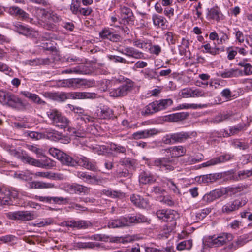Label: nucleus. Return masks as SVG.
Wrapping results in <instances>:
<instances>
[{
  "label": "nucleus",
  "mask_w": 252,
  "mask_h": 252,
  "mask_svg": "<svg viewBox=\"0 0 252 252\" xmlns=\"http://www.w3.org/2000/svg\"><path fill=\"white\" fill-rule=\"evenodd\" d=\"M77 176L78 178L89 183L95 184L98 182V180L95 176H92L86 172H78Z\"/></svg>",
  "instance_id": "c756f323"
},
{
  "label": "nucleus",
  "mask_w": 252,
  "mask_h": 252,
  "mask_svg": "<svg viewBox=\"0 0 252 252\" xmlns=\"http://www.w3.org/2000/svg\"><path fill=\"white\" fill-rule=\"evenodd\" d=\"M168 158H157L155 161L156 166H160L161 168H165L166 169L172 170L173 167L171 165V162L168 160Z\"/></svg>",
  "instance_id": "72a5a7b5"
},
{
  "label": "nucleus",
  "mask_w": 252,
  "mask_h": 252,
  "mask_svg": "<svg viewBox=\"0 0 252 252\" xmlns=\"http://www.w3.org/2000/svg\"><path fill=\"white\" fill-rule=\"evenodd\" d=\"M237 48L234 46H230L226 49V53L227 54V58L229 60H232L237 54Z\"/></svg>",
  "instance_id": "de8ad7c7"
},
{
  "label": "nucleus",
  "mask_w": 252,
  "mask_h": 252,
  "mask_svg": "<svg viewBox=\"0 0 252 252\" xmlns=\"http://www.w3.org/2000/svg\"><path fill=\"white\" fill-rule=\"evenodd\" d=\"M150 53L158 55L161 51V48L158 45H153L149 49Z\"/></svg>",
  "instance_id": "bf43d9fd"
},
{
  "label": "nucleus",
  "mask_w": 252,
  "mask_h": 252,
  "mask_svg": "<svg viewBox=\"0 0 252 252\" xmlns=\"http://www.w3.org/2000/svg\"><path fill=\"white\" fill-rule=\"evenodd\" d=\"M133 84L131 82L126 81L118 88L112 89L110 92V95L113 97L124 96L131 90Z\"/></svg>",
  "instance_id": "4468645a"
},
{
  "label": "nucleus",
  "mask_w": 252,
  "mask_h": 252,
  "mask_svg": "<svg viewBox=\"0 0 252 252\" xmlns=\"http://www.w3.org/2000/svg\"><path fill=\"white\" fill-rule=\"evenodd\" d=\"M97 115L102 119L110 118L113 116V112L111 109L106 106H103L97 109Z\"/></svg>",
  "instance_id": "bb28decb"
},
{
  "label": "nucleus",
  "mask_w": 252,
  "mask_h": 252,
  "mask_svg": "<svg viewBox=\"0 0 252 252\" xmlns=\"http://www.w3.org/2000/svg\"><path fill=\"white\" fill-rule=\"evenodd\" d=\"M243 75L242 71L238 68H231L225 69L223 71H219L217 73L218 76L223 78L238 77Z\"/></svg>",
  "instance_id": "412c9836"
},
{
  "label": "nucleus",
  "mask_w": 252,
  "mask_h": 252,
  "mask_svg": "<svg viewBox=\"0 0 252 252\" xmlns=\"http://www.w3.org/2000/svg\"><path fill=\"white\" fill-rule=\"evenodd\" d=\"M235 31L236 41H238L240 44L243 43L245 40V36L243 33L239 30H236V29H235Z\"/></svg>",
  "instance_id": "13d9d810"
},
{
  "label": "nucleus",
  "mask_w": 252,
  "mask_h": 252,
  "mask_svg": "<svg viewBox=\"0 0 252 252\" xmlns=\"http://www.w3.org/2000/svg\"><path fill=\"white\" fill-rule=\"evenodd\" d=\"M110 149L116 153H124L126 151L125 147L117 145L115 144H111Z\"/></svg>",
  "instance_id": "774afa93"
},
{
  "label": "nucleus",
  "mask_w": 252,
  "mask_h": 252,
  "mask_svg": "<svg viewBox=\"0 0 252 252\" xmlns=\"http://www.w3.org/2000/svg\"><path fill=\"white\" fill-rule=\"evenodd\" d=\"M245 200L235 199L224 204L221 208V212L225 214H230L238 210L246 204Z\"/></svg>",
  "instance_id": "9b49d317"
},
{
  "label": "nucleus",
  "mask_w": 252,
  "mask_h": 252,
  "mask_svg": "<svg viewBox=\"0 0 252 252\" xmlns=\"http://www.w3.org/2000/svg\"><path fill=\"white\" fill-rule=\"evenodd\" d=\"M7 217L12 220L21 221H29L34 218V214L28 211L9 212L7 214Z\"/></svg>",
  "instance_id": "ddd939ff"
},
{
  "label": "nucleus",
  "mask_w": 252,
  "mask_h": 252,
  "mask_svg": "<svg viewBox=\"0 0 252 252\" xmlns=\"http://www.w3.org/2000/svg\"><path fill=\"white\" fill-rule=\"evenodd\" d=\"M147 221V218L141 214H137L134 216H123L119 219L110 220L108 223V227L109 228L122 227L129 226L134 223H143Z\"/></svg>",
  "instance_id": "f03ea898"
},
{
  "label": "nucleus",
  "mask_w": 252,
  "mask_h": 252,
  "mask_svg": "<svg viewBox=\"0 0 252 252\" xmlns=\"http://www.w3.org/2000/svg\"><path fill=\"white\" fill-rule=\"evenodd\" d=\"M24 163L44 168H51L56 165V162L51 158L38 159L36 158H21Z\"/></svg>",
  "instance_id": "9d476101"
},
{
  "label": "nucleus",
  "mask_w": 252,
  "mask_h": 252,
  "mask_svg": "<svg viewBox=\"0 0 252 252\" xmlns=\"http://www.w3.org/2000/svg\"><path fill=\"white\" fill-rule=\"evenodd\" d=\"M244 126L242 125H238L229 128V133H228L229 135H232L238 133L239 132L242 130Z\"/></svg>",
  "instance_id": "864d4df0"
},
{
  "label": "nucleus",
  "mask_w": 252,
  "mask_h": 252,
  "mask_svg": "<svg viewBox=\"0 0 252 252\" xmlns=\"http://www.w3.org/2000/svg\"><path fill=\"white\" fill-rule=\"evenodd\" d=\"M119 52L128 57L137 59L144 58V54L142 52L131 47H126L123 50H120Z\"/></svg>",
  "instance_id": "aec40b11"
},
{
  "label": "nucleus",
  "mask_w": 252,
  "mask_h": 252,
  "mask_svg": "<svg viewBox=\"0 0 252 252\" xmlns=\"http://www.w3.org/2000/svg\"><path fill=\"white\" fill-rule=\"evenodd\" d=\"M35 177L46 178L48 179H51L54 177V176L52 174L51 172H37L35 174Z\"/></svg>",
  "instance_id": "69168bd1"
},
{
  "label": "nucleus",
  "mask_w": 252,
  "mask_h": 252,
  "mask_svg": "<svg viewBox=\"0 0 252 252\" xmlns=\"http://www.w3.org/2000/svg\"><path fill=\"white\" fill-rule=\"evenodd\" d=\"M166 156H171V158H179L184 156L186 149L182 146H173L162 150Z\"/></svg>",
  "instance_id": "2eb2a0df"
},
{
  "label": "nucleus",
  "mask_w": 252,
  "mask_h": 252,
  "mask_svg": "<svg viewBox=\"0 0 252 252\" xmlns=\"http://www.w3.org/2000/svg\"><path fill=\"white\" fill-rule=\"evenodd\" d=\"M132 44L134 46L138 48L143 49L147 48V43L145 40L142 39H134L132 41Z\"/></svg>",
  "instance_id": "3c124183"
},
{
  "label": "nucleus",
  "mask_w": 252,
  "mask_h": 252,
  "mask_svg": "<svg viewBox=\"0 0 252 252\" xmlns=\"http://www.w3.org/2000/svg\"><path fill=\"white\" fill-rule=\"evenodd\" d=\"M121 16L122 20H125L127 22L133 21V13L132 10L128 7L123 6L120 8Z\"/></svg>",
  "instance_id": "c85d7f7f"
},
{
  "label": "nucleus",
  "mask_w": 252,
  "mask_h": 252,
  "mask_svg": "<svg viewBox=\"0 0 252 252\" xmlns=\"http://www.w3.org/2000/svg\"><path fill=\"white\" fill-rule=\"evenodd\" d=\"M93 151L97 153L99 155H105L106 153H108V150L106 149V147L104 145H96L92 148Z\"/></svg>",
  "instance_id": "a18cd8bd"
},
{
  "label": "nucleus",
  "mask_w": 252,
  "mask_h": 252,
  "mask_svg": "<svg viewBox=\"0 0 252 252\" xmlns=\"http://www.w3.org/2000/svg\"><path fill=\"white\" fill-rule=\"evenodd\" d=\"M248 238L249 237L247 235L240 236L237 239V240L230 244L228 247L230 249L235 250L245 245L249 241Z\"/></svg>",
  "instance_id": "4be33fe9"
},
{
  "label": "nucleus",
  "mask_w": 252,
  "mask_h": 252,
  "mask_svg": "<svg viewBox=\"0 0 252 252\" xmlns=\"http://www.w3.org/2000/svg\"><path fill=\"white\" fill-rule=\"evenodd\" d=\"M86 66L84 65H81L70 69H66L63 71L65 73H75L80 74H86L89 73V71L85 69Z\"/></svg>",
  "instance_id": "7c9ffc66"
},
{
  "label": "nucleus",
  "mask_w": 252,
  "mask_h": 252,
  "mask_svg": "<svg viewBox=\"0 0 252 252\" xmlns=\"http://www.w3.org/2000/svg\"><path fill=\"white\" fill-rule=\"evenodd\" d=\"M158 217L164 221L172 222V226L176 225V222L174 221L179 217V214L177 212L171 209H162L159 210L157 212Z\"/></svg>",
  "instance_id": "1a4fd4ad"
},
{
  "label": "nucleus",
  "mask_w": 252,
  "mask_h": 252,
  "mask_svg": "<svg viewBox=\"0 0 252 252\" xmlns=\"http://www.w3.org/2000/svg\"><path fill=\"white\" fill-rule=\"evenodd\" d=\"M28 135L29 136L33 139L39 140L43 138V135L42 133H38L35 131L28 132Z\"/></svg>",
  "instance_id": "338daca9"
},
{
  "label": "nucleus",
  "mask_w": 252,
  "mask_h": 252,
  "mask_svg": "<svg viewBox=\"0 0 252 252\" xmlns=\"http://www.w3.org/2000/svg\"><path fill=\"white\" fill-rule=\"evenodd\" d=\"M120 162L122 165H124L126 167L130 168L134 166L135 160L132 158H123L120 161Z\"/></svg>",
  "instance_id": "5fc2aeb1"
},
{
  "label": "nucleus",
  "mask_w": 252,
  "mask_h": 252,
  "mask_svg": "<svg viewBox=\"0 0 252 252\" xmlns=\"http://www.w3.org/2000/svg\"><path fill=\"white\" fill-rule=\"evenodd\" d=\"M61 164L64 165L76 166H81L87 169L94 171L96 166L88 160V158H57Z\"/></svg>",
  "instance_id": "423d86ee"
},
{
  "label": "nucleus",
  "mask_w": 252,
  "mask_h": 252,
  "mask_svg": "<svg viewBox=\"0 0 252 252\" xmlns=\"http://www.w3.org/2000/svg\"><path fill=\"white\" fill-rule=\"evenodd\" d=\"M222 192L219 189H216L206 194L202 198L203 201L206 203H210L215 199L220 197L222 196Z\"/></svg>",
  "instance_id": "b1692460"
},
{
  "label": "nucleus",
  "mask_w": 252,
  "mask_h": 252,
  "mask_svg": "<svg viewBox=\"0 0 252 252\" xmlns=\"http://www.w3.org/2000/svg\"><path fill=\"white\" fill-rule=\"evenodd\" d=\"M63 226H66L72 228L86 229L91 226V223L83 220L65 221L62 223Z\"/></svg>",
  "instance_id": "dca6fc26"
},
{
  "label": "nucleus",
  "mask_w": 252,
  "mask_h": 252,
  "mask_svg": "<svg viewBox=\"0 0 252 252\" xmlns=\"http://www.w3.org/2000/svg\"><path fill=\"white\" fill-rule=\"evenodd\" d=\"M206 50V53H209L213 55H216L219 53V48H212L209 43L206 44L202 46Z\"/></svg>",
  "instance_id": "09e8293b"
},
{
  "label": "nucleus",
  "mask_w": 252,
  "mask_h": 252,
  "mask_svg": "<svg viewBox=\"0 0 252 252\" xmlns=\"http://www.w3.org/2000/svg\"><path fill=\"white\" fill-rule=\"evenodd\" d=\"M43 95L46 98L60 102L64 101L67 99H93L96 97L94 93L88 92H45Z\"/></svg>",
  "instance_id": "f257e3e1"
},
{
  "label": "nucleus",
  "mask_w": 252,
  "mask_h": 252,
  "mask_svg": "<svg viewBox=\"0 0 252 252\" xmlns=\"http://www.w3.org/2000/svg\"><path fill=\"white\" fill-rule=\"evenodd\" d=\"M189 40L185 38H183L181 44L179 46V50L180 55H183L185 54L187 49L189 47Z\"/></svg>",
  "instance_id": "79ce46f5"
},
{
  "label": "nucleus",
  "mask_w": 252,
  "mask_h": 252,
  "mask_svg": "<svg viewBox=\"0 0 252 252\" xmlns=\"http://www.w3.org/2000/svg\"><path fill=\"white\" fill-rule=\"evenodd\" d=\"M32 187L34 189H50L54 187V184L40 181H34L32 183Z\"/></svg>",
  "instance_id": "e433bc0d"
},
{
  "label": "nucleus",
  "mask_w": 252,
  "mask_h": 252,
  "mask_svg": "<svg viewBox=\"0 0 252 252\" xmlns=\"http://www.w3.org/2000/svg\"><path fill=\"white\" fill-rule=\"evenodd\" d=\"M173 101L171 99H162L149 103L145 107L143 112L147 115L152 114L166 109L171 106Z\"/></svg>",
  "instance_id": "20e7f679"
},
{
  "label": "nucleus",
  "mask_w": 252,
  "mask_h": 252,
  "mask_svg": "<svg viewBox=\"0 0 252 252\" xmlns=\"http://www.w3.org/2000/svg\"><path fill=\"white\" fill-rule=\"evenodd\" d=\"M139 181L141 184H147L154 183L155 179L150 174L144 172L140 175Z\"/></svg>",
  "instance_id": "473e14b6"
},
{
  "label": "nucleus",
  "mask_w": 252,
  "mask_h": 252,
  "mask_svg": "<svg viewBox=\"0 0 252 252\" xmlns=\"http://www.w3.org/2000/svg\"><path fill=\"white\" fill-rule=\"evenodd\" d=\"M143 73L146 79L151 80L156 78V72L153 70H145Z\"/></svg>",
  "instance_id": "e2e57ef3"
},
{
  "label": "nucleus",
  "mask_w": 252,
  "mask_h": 252,
  "mask_svg": "<svg viewBox=\"0 0 252 252\" xmlns=\"http://www.w3.org/2000/svg\"><path fill=\"white\" fill-rule=\"evenodd\" d=\"M211 212V209L207 208L201 210V211L196 214V217L199 219H203Z\"/></svg>",
  "instance_id": "0e129e2a"
},
{
  "label": "nucleus",
  "mask_w": 252,
  "mask_h": 252,
  "mask_svg": "<svg viewBox=\"0 0 252 252\" xmlns=\"http://www.w3.org/2000/svg\"><path fill=\"white\" fill-rule=\"evenodd\" d=\"M83 80L79 79H70L64 80L62 84L64 87L78 88L79 84H83Z\"/></svg>",
  "instance_id": "2f4dec72"
},
{
  "label": "nucleus",
  "mask_w": 252,
  "mask_h": 252,
  "mask_svg": "<svg viewBox=\"0 0 252 252\" xmlns=\"http://www.w3.org/2000/svg\"><path fill=\"white\" fill-rule=\"evenodd\" d=\"M130 200L136 207L148 209L150 207V203L147 199L144 198L137 194H133L130 196Z\"/></svg>",
  "instance_id": "6ab92c4d"
},
{
  "label": "nucleus",
  "mask_w": 252,
  "mask_h": 252,
  "mask_svg": "<svg viewBox=\"0 0 252 252\" xmlns=\"http://www.w3.org/2000/svg\"><path fill=\"white\" fill-rule=\"evenodd\" d=\"M58 132L52 129H46L44 133V136H46L49 139L54 140Z\"/></svg>",
  "instance_id": "6e6d98bb"
},
{
  "label": "nucleus",
  "mask_w": 252,
  "mask_h": 252,
  "mask_svg": "<svg viewBox=\"0 0 252 252\" xmlns=\"http://www.w3.org/2000/svg\"><path fill=\"white\" fill-rule=\"evenodd\" d=\"M192 246L191 240H185L179 243L177 246V249L181 251L185 249L190 250Z\"/></svg>",
  "instance_id": "a19ab883"
},
{
  "label": "nucleus",
  "mask_w": 252,
  "mask_h": 252,
  "mask_svg": "<svg viewBox=\"0 0 252 252\" xmlns=\"http://www.w3.org/2000/svg\"><path fill=\"white\" fill-rule=\"evenodd\" d=\"M190 136L189 132L182 131L174 133L168 134L164 136L162 142L167 145H172L177 143H182Z\"/></svg>",
  "instance_id": "6e6552de"
},
{
  "label": "nucleus",
  "mask_w": 252,
  "mask_h": 252,
  "mask_svg": "<svg viewBox=\"0 0 252 252\" xmlns=\"http://www.w3.org/2000/svg\"><path fill=\"white\" fill-rule=\"evenodd\" d=\"M178 95L182 98L189 97H206L209 96L208 92L199 88L187 87L181 89L178 93Z\"/></svg>",
  "instance_id": "0eeeda50"
},
{
  "label": "nucleus",
  "mask_w": 252,
  "mask_h": 252,
  "mask_svg": "<svg viewBox=\"0 0 252 252\" xmlns=\"http://www.w3.org/2000/svg\"><path fill=\"white\" fill-rule=\"evenodd\" d=\"M67 190L70 193L81 194L86 193L88 191V188L86 187L81 185L74 184L67 186Z\"/></svg>",
  "instance_id": "393cba45"
},
{
  "label": "nucleus",
  "mask_w": 252,
  "mask_h": 252,
  "mask_svg": "<svg viewBox=\"0 0 252 252\" xmlns=\"http://www.w3.org/2000/svg\"><path fill=\"white\" fill-rule=\"evenodd\" d=\"M223 16L220 9L218 6L211 8L208 11L207 18L216 21H219Z\"/></svg>",
  "instance_id": "5701e85b"
},
{
  "label": "nucleus",
  "mask_w": 252,
  "mask_h": 252,
  "mask_svg": "<svg viewBox=\"0 0 252 252\" xmlns=\"http://www.w3.org/2000/svg\"><path fill=\"white\" fill-rule=\"evenodd\" d=\"M159 131L156 128H152L139 131L132 134V138L134 139H145L158 134Z\"/></svg>",
  "instance_id": "a211bd4d"
},
{
  "label": "nucleus",
  "mask_w": 252,
  "mask_h": 252,
  "mask_svg": "<svg viewBox=\"0 0 252 252\" xmlns=\"http://www.w3.org/2000/svg\"><path fill=\"white\" fill-rule=\"evenodd\" d=\"M0 102L12 108L19 109L25 105L17 95L8 92L0 90Z\"/></svg>",
  "instance_id": "7ed1b4c3"
},
{
  "label": "nucleus",
  "mask_w": 252,
  "mask_h": 252,
  "mask_svg": "<svg viewBox=\"0 0 252 252\" xmlns=\"http://www.w3.org/2000/svg\"><path fill=\"white\" fill-rule=\"evenodd\" d=\"M227 160L226 158H211L209 161L202 163V165L203 167H207L223 162Z\"/></svg>",
  "instance_id": "49530a36"
},
{
  "label": "nucleus",
  "mask_w": 252,
  "mask_h": 252,
  "mask_svg": "<svg viewBox=\"0 0 252 252\" xmlns=\"http://www.w3.org/2000/svg\"><path fill=\"white\" fill-rule=\"evenodd\" d=\"M48 152L54 158H65L66 156L63 152L56 148H50Z\"/></svg>",
  "instance_id": "ea45409f"
},
{
  "label": "nucleus",
  "mask_w": 252,
  "mask_h": 252,
  "mask_svg": "<svg viewBox=\"0 0 252 252\" xmlns=\"http://www.w3.org/2000/svg\"><path fill=\"white\" fill-rule=\"evenodd\" d=\"M219 175L217 174H210L204 175L200 177V180L204 183H209L215 182L219 178Z\"/></svg>",
  "instance_id": "4c0bfd02"
},
{
  "label": "nucleus",
  "mask_w": 252,
  "mask_h": 252,
  "mask_svg": "<svg viewBox=\"0 0 252 252\" xmlns=\"http://www.w3.org/2000/svg\"><path fill=\"white\" fill-rule=\"evenodd\" d=\"M0 195L5 197V199H7L9 201L10 198H16L18 197L17 192L15 190L10 191L6 189L2 188V190Z\"/></svg>",
  "instance_id": "58836bf2"
},
{
  "label": "nucleus",
  "mask_w": 252,
  "mask_h": 252,
  "mask_svg": "<svg viewBox=\"0 0 252 252\" xmlns=\"http://www.w3.org/2000/svg\"><path fill=\"white\" fill-rule=\"evenodd\" d=\"M233 239L232 234L227 233L220 234L217 237L209 236L206 238L205 244L209 247H220L231 241Z\"/></svg>",
  "instance_id": "39448f33"
},
{
  "label": "nucleus",
  "mask_w": 252,
  "mask_h": 252,
  "mask_svg": "<svg viewBox=\"0 0 252 252\" xmlns=\"http://www.w3.org/2000/svg\"><path fill=\"white\" fill-rule=\"evenodd\" d=\"M152 21L155 26L161 28H164L167 22V20L165 17L157 14H153L152 15Z\"/></svg>",
  "instance_id": "cd10ccee"
},
{
  "label": "nucleus",
  "mask_w": 252,
  "mask_h": 252,
  "mask_svg": "<svg viewBox=\"0 0 252 252\" xmlns=\"http://www.w3.org/2000/svg\"><path fill=\"white\" fill-rule=\"evenodd\" d=\"M27 147L28 150L36 154L37 156H45V151L42 148L32 145H28Z\"/></svg>",
  "instance_id": "37998d69"
},
{
  "label": "nucleus",
  "mask_w": 252,
  "mask_h": 252,
  "mask_svg": "<svg viewBox=\"0 0 252 252\" xmlns=\"http://www.w3.org/2000/svg\"><path fill=\"white\" fill-rule=\"evenodd\" d=\"M69 123V121L61 113L57 120V122H55L54 124L60 128L63 129L67 127Z\"/></svg>",
  "instance_id": "f704fd0d"
},
{
  "label": "nucleus",
  "mask_w": 252,
  "mask_h": 252,
  "mask_svg": "<svg viewBox=\"0 0 252 252\" xmlns=\"http://www.w3.org/2000/svg\"><path fill=\"white\" fill-rule=\"evenodd\" d=\"M45 17L47 19V21L43 25L44 28L49 30L55 28L54 23H57L61 21V17L53 12L46 13Z\"/></svg>",
  "instance_id": "f3484780"
},
{
  "label": "nucleus",
  "mask_w": 252,
  "mask_h": 252,
  "mask_svg": "<svg viewBox=\"0 0 252 252\" xmlns=\"http://www.w3.org/2000/svg\"><path fill=\"white\" fill-rule=\"evenodd\" d=\"M242 226V223L241 221H240L238 220H234L233 221L230 222L228 226L229 227L233 230H238Z\"/></svg>",
  "instance_id": "680f3d73"
},
{
  "label": "nucleus",
  "mask_w": 252,
  "mask_h": 252,
  "mask_svg": "<svg viewBox=\"0 0 252 252\" xmlns=\"http://www.w3.org/2000/svg\"><path fill=\"white\" fill-rule=\"evenodd\" d=\"M207 105L206 104H189V103H183L179 105L177 107L176 110H182V109H197L206 108Z\"/></svg>",
  "instance_id": "c9c22d12"
},
{
  "label": "nucleus",
  "mask_w": 252,
  "mask_h": 252,
  "mask_svg": "<svg viewBox=\"0 0 252 252\" xmlns=\"http://www.w3.org/2000/svg\"><path fill=\"white\" fill-rule=\"evenodd\" d=\"M28 63L31 65H36L38 64H47L50 62L48 59H37L28 61Z\"/></svg>",
  "instance_id": "603ef678"
},
{
  "label": "nucleus",
  "mask_w": 252,
  "mask_h": 252,
  "mask_svg": "<svg viewBox=\"0 0 252 252\" xmlns=\"http://www.w3.org/2000/svg\"><path fill=\"white\" fill-rule=\"evenodd\" d=\"M8 12L10 15L18 16L23 20L26 19L29 16L28 13L17 6H11L9 7Z\"/></svg>",
  "instance_id": "a878e982"
},
{
  "label": "nucleus",
  "mask_w": 252,
  "mask_h": 252,
  "mask_svg": "<svg viewBox=\"0 0 252 252\" xmlns=\"http://www.w3.org/2000/svg\"><path fill=\"white\" fill-rule=\"evenodd\" d=\"M166 185L171 189L175 193L180 194V192L178 187L171 180H167L166 182Z\"/></svg>",
  "instance_id": "4d7b16f0"
},
{
  "label": "nucleus",
  "mask_w": 252,
  "mask_h": 252,
  "mask_svg": "<svg viewBox=\"0 0 252 252\" xmlns=\"http://www.w3.org/2000/svg\"><path fill=\"white\" fill-rule=\"evenodd\" d=\"M54 140L57 141L63 144H68L70 142V139L68 136L62 135L58 132L57 136H56L55 139H54Z\"/></svg>",
  "instance_id": "8fccbe9b"
},
{
  "label": "nucleus",
  "mask_w": 252,
  "mask_h": 252,
  "mask_svg": "<svg viewBox=\"0 0 252 252\" xmlns=\"http://www.w3.org/2000/svg\"><path fill=\"white\" fill-rule=\"evenodd\" d=\"M20 94L24 96L25 97L30 99L32 102H34L37 94H32L28 91H21Z\"/></svg>",
  "instance_id": "052dcab7"
},
{
  "label": "nucleus",
  "mask_w": 252,
  "mask_h": 252,
  "mask_svg": "<svg viewBox=\"0 0 252 252\" xmlns=\"http://www.w3.org/2000/svg\"><path fill=\"white\" fill-rule=\"evenodd\" d=\"M61 113L56 109H51L47 112V115L48 118L54 124L57 122V120Z\"/></svg>",
  "instance_id": "c03bdc74"
},
{
  "label": "nucleus",
  "mask_w": 252,
  "mask_h": 252,
  "mask_svg": "<svg viewBox=\"0 0 252 252\" xmlns=\"http://www.w3.org/2000/svg\"><path fill=\"white\" fill-rule=\"evenodd\" d=\"M13 29L19 33L29 37H37L38 35V33L36 31L22 24L19 22L13 23Z\"/></svg>",
  "instance_id": "f8f14e48"
}]
</instances>
